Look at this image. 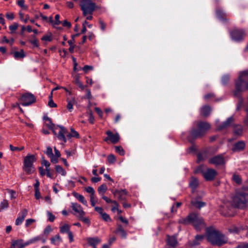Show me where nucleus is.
Returning a JSON list of instances; mask_svg holds the SVG:
<instances>
[{
	"label": "nucleus",
	"mask_w": 248,
	"mask_h": 248,
	"mask_svg": "<svg viewBox=\"0 0 248 248\" xmlns=\"http://www.w3.org/2000/svg\"><path fill=\"white\" fill-rule=\"evenodd\" d=\"M18 27V24L17 23H14L13 24L10 25L9 26V30L11 31V32L13 33L15 32Z\"/></svg>",
	"instance_id": "nucleus-46"
},
{
	"label": "nucleus",
	"mask_w": 248,
	"mask_h": 248,
	"mask_svg": "<svg viewBox=\"0 0 248 248\" xmlns=\"http://www.w3.org/2000/svg\"><path fill=\"white\" fill-rule=\"evenodd\" d=\"M210 127L211 125L209 123L203 121L199 122L196 125V128L193 127L189 131L187 137V140L191 143L193 142L196 139L205 135Z\"/></svg>",
	"instance_id": "nucleus-1"
},
{
	"label": "nucleus",
	"mask_w": 248,
	"mask_h": 248,
	"mask_svg": "<svg viewBox=\"0 0 248 248\" xmlns=\"http://www.w3.org/2000/svg\"><path fill=\"white\" fill-rule=\"evenodd\" d=\"M33 39L30 40V42L34 47H38L39 46L38 40L35 38V36H33Z\"/></svg>",
	"instance_id": "nucleus-48"
},
{
	"label": "nucleus",
	"mask_w": 248,
	"mask_h": 248,
	"mask_svg": "<svg viewBox=\"0 0 248 248\" xmlns=\"http://www.w3.org/2000/svg\"><path fill=\"white\" fill-rule=\"evenodd\" d=\"M24 0H18L17 1V5L24 10L27 9L28 7L24 4Z\"/></svg>",
	"instance_id": "nucleus-47"
},
{
	"label": "nucleus",
	"mask_w": 248,
	"mask_h": 248,
	"mask_svg": "<svg viewBox=\"0 0 248 248\" xmlns=\"http://www.w3.org/2000/svg\"><path fill=\"white\" fill-rule=\"evenodd\" d=\"M46 126L52 131L54 135H56V130H57V126H55V124L52 123V121L46 123Z\"/></svg>",
	"instance_id": "nucleus-35"
},
{
	"label": "nucleus",
	"mask_w": 248,
	"mask_h": 248,
	"mask_svg": "<svg viewBox=\"0 0 248 248\" xmlns=\"http://www.w3.org/2000/svg\"><path fill=\"white\" fill-rule=\"evenodd\" d=\"M35 101V96L31 93H26L23 94L20 98V103L23 106L31 105Z\"/></svg>",
	"instance_id": "nucleus-9"
},
{
	"label": "nucleus",
	"mask_w": 248,
	"mask_h": 248,
	"mask_svg": "<svg viewBox=\"0 0 248 248\" xmlns=\"http://www.w3.org/2000/svg\"><path fill=\"white\" fill-rule=\"evenodd\" d=\"M36 161L35 155H33L28 154L24 158L23 170L28 174L32 173L35 168L33 167V163Z\"/></svg>",
	"instance_id": "nucleus-8"
},
{
	"label": "nucleus",
	"mask_w": 248,
	"mask_h": 248,
	"mask_svg": "<svg viewBox=\"0 0 248 248\" xmlns=\"http://www.w3.org/2000/svg\"><path fill=\"white\" fill-rule=\"evenodd\" d=\"M83 70L87 73L88 72L89 70H92L93 69V67L92 66H89V65H85L83 68H82Z\"/></svg>",
	"instance_id": "nucleus-63"
},
{
	"label": "nucleus",
	"mask_w": 248,
	"mask_h": 248,
	"mask_svg": "<svg viewBox=\"0 0 248 248\" xmlns=\"http://www.w3.org/2000/svg\"><path fill=\"white\" fill-rule=\"evenodd\" d=\"M8 207V202L7 200H3L0 204V211L7 208Z\"/></svg>",
	"instance_id": "nucleus-40"
},
{
	"label": "nucleus",
	"mask_w": 248,
	"mask_h": 248,
	"mask_svg": "<svg viewBox=\"0 0 248 248\" xmlns=\"http://www.w3.org/2000/svg\"><path fill=\"white\" fill-rule=\"evenodd\" d=\"M107 186L106 185L103 184L101 185L98 188V193L101 195L102 196L104 195L105 193L107 190Z\"/></svg>",
	"instance_id": "nucleus-37"
},
{
	"label": "nucleus",
	"mask_w": 248,
	"mask_h": 248,
	"mask_svg": "<svg viewBox=\"0 0 248 248\" xmlns=\"http://www.w3.org/2000/svg\"><path fill=\"white\" fill-rule=\"evenodd\" d=\"M94 210L101 216L104 213L103 209L101 207L95 206L94 207Z\"/></svg>",
	"instance_id": "nucleus-59"
},
{
	"label": "nucleus",
	"mask_w": 248,
	"mask_h": 248,
	"mask_svg": "<svg viewBox=\"0 0 248 248\" xmlns=\"http://www.w3.org/2000/svg\"><path fill=\"white\" fill-rule=\"evenodd\" d=\"M211 108L209 106H204L200 109V114L203 117H207L209 115Z\"/></svg>",
	"instance_id": "nucleus-27"
},
{
	"label": "nucleus",
	"mask_w": 248,
	"mask_h": 248,
	"mask_svg": "<svg viewBox=\"0 0 248 248\" xmlns=\"http://www.w3.org/2000/svg\"><path fill=\"white\" fill-rule=\"evenodd\" d=\"M246 146V144L244 141H239L234 144L232 148L233 152H240L243 150Z\"/></svg>",
	"instance_id": "nucleus-22"
},
{
	"label": "nucleus",
	"mask_w": 248,
	"mask_h": 248,
	"mask_svg": "<svg viewBox=\"0 0 248 248\" xmlns=\"http://www.w3.org/2000/svg\"><path fill=\"white\" fill-rule=\"evenodd\" d=\"M42 239V237L41 236H37L36 237H34L31 239H29V241L30 243V244H33L37 242L38 241Z\"/></svg>",
	"instance_id": "nucleus-50"
},
{
	"label": "nucleus",
	"mask_w": 248,
	"mask_h": 248,
	"mask_svg": "<svg viewBox=\"0 0 248 248\" xmlns=\"http://www.w3.org/2000/svg\"><path fill=\"white\" fill-rule=\"evenodd\" d=\"M47 215L48 217V220L50 222H53L55 218V217L50 212H47Z\"/></svg>",
	"instance_id": "nucleus-55"
},
{
	"label": "nucleus",
	"mask_w": 248,
	"mask_h": 248,
	"mask_svg": "<svg viewBox=\"0 0 248 248\" xmlns=\"http://www.w3.org/2000/svg\"><path fill=\"white\" fill-rule=\"evenodd\" d=\"M71 207L72 209L76 213L75 214L78 217H83L85 214V212L83 210L81 206L78 203H71Z\"/></svg>",
	"instance_id": "nucleus-16"
},
{
	"label": "nucleus",
	"mask_w": 248,
	"mask_h": 248,
	"mask_svg": "<svg viewBox=\"0 0 248 248\" xmlns=\"http://www.w3.org/2000/svg\"><path fill=\"white\" fill-rule=\"evenodd\" d=\"M245 111L246 112V116L244 119V123L245 125L248 126V106H247Z\"/></svg>",
	"instance_id": "nucleus-53"
},
{
	"label": "nucleus",
	"mask_w": 248,
	"mask_h": 248,
	"mask_svg": "<svg viewBox=\"0 0 248 248\" xmlns=\"http://www.w3.org/2000/svg\"><path fill=\"white\" fill-rule=\"evenodd\" d=\"M88 113L89 114V118L88 121L89 123L91 124H94V118L93 116V113L91 110H89V111H88Z\"/></svg>",
	"instance_id": "nucleus-41"
},
{
	"label": "nucleus",
	"mask_w": 248,
	"mask_h": 248,
	"mask_svg": "<svg viewBox=\"0 0 248 248\" xmlns=\"http://www.w3.org/2000/svg\"><path fill=\"white\" fill-rule=\"evenodd\" d=\"M199 185V181L197 178L194 177H191L190 182L189 183V186L192 189V192H194L195 190L198 187Z\"/></svg>",
	"instance_id": "nucleus-24"
},
{
	"label": "nucleus",
	"mask_w": 248,
	"mask_h": 248,
	"mask_svg": "<svg viewBox=\"0 0 248 248\" xmlns=\"http://www.w3.org/2000/svg\"><path fill=\"white\" fill-rule=\"evenodd\" d=\"M233 180L238 184H239L241 183L242 180L240 178V176L237 174H233L232 176Z\"/></svg>",
	"instance_id": "nucleus-44"
},
{
	"label": "nucleus",
	"mask_w": 248,
	"mask_h": 248,
	"mask_svg": "<svg viewBox=\"0 0 248 248\" xmlns=\"http://www.w3.org/2000/svg\"><path fill=\"white\" fill-rule=\"evenodd\" d=\"M59 128V131L56 135H55L59 140L62 141L63 143L66 142V138L65 134L67 133V129L62 125H57V129Z\"/></svg>",
	"instance_id": "nucleus-14"
},
{
	"label": "nucleus",
	"mask_w": 248,
	"mask_h": 248,
	"mask_svg": "<svg viewBox=\"0 0 248 248\" xmlns=\"http://www.w3.org/2000/svg\"><path fill=\"white\" fill-rule=\"evenodd\" d=\"M28 211L27 209H23L21 210V211L19 213L18 216L24 219L28 214Z\"/></svg>",
	"instance_id": "nucleus-42"
},
{
	"label": "nucleus",
	"mask_w": 248,
	"mask_h": 248,
	"mask_svg": "<svg viewBox=\"0 0 248 248\" xmlns=\"http://www.w3.org/2000/svg\"><path fill=\"white\" fill-rule=\"evenodd\" d=\"M66 102L67 103L66 106L67 109L69 112H72L73 110V106L77 104V101L75 97L72 96L71 97H67Z\"/></svg>",
	"instance_id": "nucleus-20"
},
{
	"label": "nucleus",
	"mask_w": 248,
	"mask_h": 248,
	"mask_svg": "<svg viewBox=\"0 0 248 248\" xmlns=\"http://www.w3.org/2000/svg\"><path fill=\"white\" fill-rule=\"evenodd\" d=\"M209 164L214 165L216 166H224L226 163V161L223 154H219L214 155L210 158L208 160Z\"/></svg>",
	"instance_id": "nucleus-10"
},
{
	"label": "nucleus",
	"mask_w": 248,
	"mask_h": 248,
	"mask_svg": "<svg viewBox=\"0 0 248 248\" xmlns=\"http://www.w3.org/2000/svg\"><path fill=\"white\" fill-rule=\"evenodd\" d=\"M248 227L245 225H242L241 224L232 225L229 228L228 231L231 233H239L243 230H248Z\"/></svg>",
	"instance_id": "nucleus-15"
},
{
	"label": "nucleus",
	"mask_w": 248,
	"mask_h": 248,
	"mask_svg": "<svg viewBox=\"0 0 248 248\" xmlns=\"http://www.w3.org/2000/svg\"><path fill=\"white\" fill-rule=\"evenodd\" d=\"M23 219L22 218L20 217L19 216H18L16 220L15 224L16 225H19L22 224L23 222Z\"/></svg>",
	"instance_id": "nucleus-60"
},
{
	"label": "nucleus",
	"mask_w": 248,
	"mask_h": 248,
	"mask_svg": "<svg viewBox=\"0 0 248 248\" xmlns=\"http://www.w3.org/2000/svg\"><path fill=\"white\" fill-rule=\"evenodd\" d=\"M108 160L109 163L113 164L116 160V157L113 155H110L108 156Z\"/></svg>",
	"instance_id": "nucleus-45"
},
{
	"label": "nucleus",
	"mask_w": 248,
	"mask_h": 248,
	"mask_svg": "<svg viewBox=\"0 0 248 248\" xmlns=\"http://www.w3.org/2000/svg\"><path fill=\"white\" fill-rule=\"evenodd\" d=\"M74 82L75 84L80 88L82 90H83L86 86L84 85L80 80V76L78 75H76L74 77Z\"/></svg>",
	"instance_id": "nucleus-33"
},
{
	"label": "nucleus",
	"mask_w": 248,
	"mask_h": 248,
	"mask_svg": "<svg viewBox=\"0 0 248 248\" xmlns=\"http://www.w3.org/2000/svg\"><path fill=\"white\" fill-rule=\"evenodd\" d=\"M229 76L225 75L222 78L221 82L223 84H226L228 83L229 80Z\"/></svg>",
	"instance_id": "nucleus-57"
},
{
	"label": "nucleus",
	"mask_w": 248,
	"mask_h": 248,
	"mask_svg": "<svg viewBox=\"0 0 248 248\" xmlns=\"http://www.w3.org/2000/svg\"><path fill=\"white\" fill-rule=\"evenodd\" d=\"M216 15L217 17L221 20L226 21V14L221 9H218L216 10Z\"/></svg>",
	"instance_id": "nucleus-32"
},
{
	"label": "nucleus",
	"mask_w": 248,
	"mask_h": 248,
	"mask_svg": "<svg viewBox=\"0 0 248 248\" xmlns=\"http://www.w3.org/2000/svg\"><path fill=\"white\" fill-rule=\"evenodd\" d=\"M30 244L29 240L27 241L24 242L23 240L19 239L16 240H13L10 248H15L16 247H19L20 248H24Z\"/></svg>",
	"instance_id": "nucleus-17"
},
{
	"label": "nucleus",
	"mask_w": 248,
	"mask_h": 248,
	"mask_svg": "<svg viewBox=\"0 0 248 248\" xmlns=\"http://www.w3.org/2000/svg\"><path fill=\"white\" fill-rule=\"evenodd\" d=\"M88 244L91 246H96L100 243L101 240L98 237H88L86 239Z\"/></svg>",
	"instance_id": "nucleus-23"
},
{
	"label": "nucleus",
	"mask_w": 248,
	"mask_h": 248,
	"mask_svg": "<svg viewBox=\"0 0 248 248\" xmlns=\"http://www.w3.org/2000/svg\"><path fill=\"white\" fill-rule=\"evenodd\" d=\"M204 237L203 235H198L195 236V239L193 241V245H198L200 244V242L202 241Z\"/></svg>",
	"instance_id": "nucleus-36"
},
{
	"label": "nucleus",
	"mask_w": 248,
	"mask_h": 248,
	"mask_svg": "<svg viewBox=\"0 0 248 248\" xmlns=\"http://www.w3.org/2000/svg\"><path fill=\"white\" fill-rule=\"evenodd\" d=\"M10 149L12 151H20L23 150L24 147H21V148H19L17 147H15L13 146L12 145L10 144L9 146Z\"/></svg>",
	"instance_id": "nucleus-51"
},
{
	"label": "nucleus",
	"mask_w": 248,
	"mask_h": 248,
	"mask_svg": "<svg viewBox=\"0 0 248 248\" xmlns=\"http://www.w3.org/2000/svg\"><path fill=\"white\" fill-rule=\"evenodd\" d=\"M243 133V128L241 125H235L234 127L233 133L235 135H241Z\"/></svg>",
	"instance_id": "nucleus-34"
},
{
	"label": "nucleus",
	"mask_w": 248,
	"mask_h": 248,
	"mask_svg": "<svg viewBox=\"0 0 248 248\" xmlns=\"http://www.w3.org/2000/svg\"><path fill=\"white\" fill-rule=\"evenodd\" d=\"M234 120L232 117L228 118L222 124L218 125L217 127V130H222L229 127L231 125Z\"/></svg>",
	"instance_id": "nucleus-19"
},
{
	"label": "nucleus",
	"mask_w": 248,
	"mask_h": 248,
	"mask_svg": "<svg viewBox=\"0 0 248 248\" xmlns=\"http://www.w3.org/2000/svg\"><path fill=\"white\" fill-rule=\"evenodd\" d=\"M54 152H55V155H54V158L56 159H57V163L58 162L59 158L61 156V153L60 151L55 147L54 148Z\"/></svg>",
	"instance_id": "nucleus-49"
},
{
	"label": "nucleus",
	"mask_w": 248,
	"mask_h": 248,
	"mask_svg": "<svg viewBox=\"0 0 248 248\" xmlns=\"http://www.w3.org/2000/svg\"><path fill=\"white\" fill-rule=\"evenodd\" d=\"M62 241V238L59 234H56L50 238L51 243L56 246H59Z\"/></svg>",
	"instance_id": "nucleus-29"
},
{
	"label": "nucleus",
	"mask_w": 248,
	"mask_h": 248,
	"mask_svg": "<svg viewBox=\"0 0 248 248\" xmlns=\"http://www.w3.org/2000/svg\"><path fill=\"white\" fill-rule=\"evenodd\" d=\"M230 33L232 38L236 41H241L246 36V33L242 29H234Z\"/></svg>",
	"instance_id": "nucleus-11"
},
{
	"label": "nucleus",
	"mask_w": 248,
	"mask_h": 248,
	"mask_svg": "<svg viewBox=\"0 0 248 248\" xmlns=\"http://www.w3.org/2000/svg\"><path fill=\"white\" fill-rule=\"evenodd\" d=\"M246 89L248 90V70L241 72L238 79L235 81L234 95L239 96Z\"/></svg>",
	"instance_id": "nucleus-4"
},
{
	"label": "nucleus",
	"mask_w": 248,
	"mask_h": 248,
	"mask_svg": "<svg viewBox=\"0 0 248 248\" xmlns=\"http://www.w3.org/2000/svg\"><path fill=\"white\" fill-rule=\"evenodd\" d=\"M114 196L117 197L120 201L126 200V196L127 195V192L125 189L123 190H115L113 191Z\"/></svg>",
	"instance_id": "nucleus-18"
},
{
	"label": "nucleus",
	"mask_w": 248,
	"mask_h": 248,
	"mask_svg": "<svg viewBox=\"0 0 248 248\" xmlns=\"http://www.w3.org/2000/svg\"><path fill=\"white\" fill-rule=\"evenodd\" d=\"M180 221L184 224H191L197 230H199L205 227V224L202 218L195 213L189 214L187 217L183 219Z\"/></svg>",
	"instance_id": "nucleus-5"
},
{
	"label": "nucleus",
	"mask_w": 248,
	"mask_h": 248,
	"mask_svg": "<svg viewBox=\"0 0 248 248\" xmlns=\"http://www.w3.org/2000/svg\"><path fill=\"white\" fill-rule=\"evenodd\" d=\"M88 24V22L87 21H85L82 23V29L81 31V33L84 34L86 32L87 29H86V24Z\"/></svg>",
	"instance_id": "nucleus-58"
},
{
	"label": "nucleus",
	"mask_w": 248,
	"mask_h": 248,
	"mask_svg": "<svg viewBox=\"0 0 248 248\" xmlns=\"http://www.w3.org/2000/svg\"><path fill=\"white\" fill-rule=\"evenodd\" d=\"M79 5L85 16L88 15H93L94 11L98 8L96 3L92 0H81Z\"/></svg>",
	"instance_id": "nucleus-7"
},
{
	"label": "nucleus",
	"mask_w": 248,
	"mask_h": 248,
	"mask_svg": "<svg viewBox=\"0 0 248 248\" xmlns=\"http://www.w3.org/2000/svg\"><path fill=\"white\" fill-rule=\"evenodd\" d=\"M235 248H248V242H242L239 243Z\"/></svg>",
	"instance_id": "nucleus-52"
},
{
	"label": "nucleus",
	"mask_w": 248,
	"mask_h": 248,
	"mask_svg": "<svg viewBox=\"0 0 248 248\" xmlns=\"http://www.w3.org/2000/svg\"><path fill=\"white\" fill-rule=\"evenodd\" d=\"M52 231L51 227L47 226L44 230V233L45 234L48 235Z\"/></svg>",
	"instance_id": "nucleus-62"
},
{
	"label": "nucleus",
	"mask_w": 248,
	"mask_h": 248,
	"mask_svg": "<svg viewBox=\"0 0 248 248\" xmlns=\"http://www.w3.org/2000/svg\"><path fill=\"white\" fill-rule=\"evenodd\" d=\"M48 105L50 108H55L57 107V105L53 101V99H49L48 103Z\"/></svg>",
	"instance_id": "nucleus-64"
},
{
	"label": "nucleus",
	"mask_w": 248,
	"mask_h": 248,
	"mask_svg": "<svg viewBox=\"0 0 248 248\" xmlns=\"http://www.w3.org/2000/svg\"><path fill=\"white\" fill-rule=\"evenodd\" d=\"M115 152L118 153L121 155H124L125 154V151L124 149L121 146H115Z\"/></svg>",
	"instance_id": "nucleus-39"
},
{
	"label": "nucleus",
	"mask_w": 248,
	"mask_h": 248,
	"mask_svg": "<svg viewBox=\"0 0 248 248\" xmlns=\"http://www.w3.org/2000/svg\"><path fill=\"white\" fill-rule=\"evenodd\" d=\"M195 173H201L206 181H213L217 174V171L213 169L208 168L203 165L198 167L195 170Z\"/></svg>",
	"instance_id": "nucleus-6"
},
{
	"label": "nucleus",
	"mask_w": 248,
	"mask_h": 248,
	"mask_svg": "<svg viewBox=\"0 0 248 248\" xmlns=\"http://www.w3.org/2000/svg\"><path fill=\"white\" fill-rule=\"evenodd\" d=\"M248 202V187H244L236 192L232 198V204L236 207L243 208Z\"/></svg>",
	"instance_id": "nucleus-3"
},
{
	"label": "nucleus",
	"mask_w": 248,
	"mask_h": 248,
	"mask_svg": "<svg viewBox=\"0 0 248 248\" xmlns=\"http://www.w3.org/2000/svg\"><path fill=\"white\" fill-rule=\"evenodd\" d=\"M106 134L108 136L104 139L105 141L108 143L109 141L113 144H116L119 142L120 137L118 133L114 134L112 131L108 130L106 131Z\"/></svg>",
	"instance_id": "nucleus-12"
},
{
	"label": "nucleus",
	"mask_w": 248,
	"mask_h": 248,
	"mask_svg": "<svg viewBox=\"0 0 248 248\" xmlns=\"http://www.w3.org/2000/svg\"><path fill=\"white\" fill-rule=\"evenodd\" d=\"M55 170L57 173L61 174L62 176H65L66 174V171L60 165H56Z\"/></svg>",
	"instance_id": "nucleus-38"
},
{
	"label": "nucleus",
	"mask_w": 248,
	"mask_h": 248,
	"mask_svg": "<svg viewBox=\"0 0 248 248\" xmlns=\"http://www.w3.org/2000/svg\"><path fill=\"white\" fill-rule=\"evenodd\" d=\"M167 244L172 248L176 247L178 245L177 238L174 236H168L167 240Z\"/></svg>",
	"instance_id": "nucleus-25"
},
{
	"label": "nucleus",
	"mask_w": 248,
	"mask_h": 248,
	"mask_svg": "<svg viewBox=\"0 0 248 248\" xmlns=\"http://www.w3.org/2000/svg\"><path fill=\"white\" fill-rule=\"evenodd\" d=\"M191 204L193 206L200 209L201 208L205 206L206 203L193 199H192L191 201Z\"/></svg>",
	"instance_id": "nucleus-28"
},
{
	"label": "nucleus",
	"mask_w": 248,
	"mask_h": 248,
	"mask_svg": "<svg viewBox=\"0 0 248 248\" xmlns=\"http://www.w3.org/2000/svg\"><path fill=\"white\" fill-rule=\"evenodd\" d=\"M46 154L50 158V161L52 163H57V159H54L52 149L50 147H47Z\"/></svg>",
	"instance_id": "nucleus-31"
},
{
	"label": "nucleus",
	"mask_w": 248,
	"mask_h": 248,
	"mask_svg": "<svg viewBox=\"0 0 248 248\" xmlns=\"http://www.w3.org/2000/svg\"><path fill=\"white\" fill-rule=\"evenodd\" d=\"M114 232L120 235L122 239L126 238L127 233L126 231L123 228V227L121 225H118V226Z\"/></svg>",
	"instance_id": "nucleus-21"
},
{
	"label": "nucleus",
	"mask_w": 248,
	"mask_h": 248,
	"mask_svg": "<svg viewBox=\"0 0 248 248\" xmlns=\"http://www.w3.org/2000/svg\"><path fill=\"white\" fill-rule=\"evenodd\" d=\"M42 40L45 41L50 42L52 40V37L50 35H46L43 36Z\"/></svg>",
	"instance_id": "nucleus-61"
},
{
	"label": "nucleus",
	"mask_w": 248,
	"mask_h": 248,
	"mask_svg": "<svg viewBox=\"0 0 248 248\" xmlns=\"http://www.w3.org/2000/svg\"><path fill=\"white\" fill-rule=\"evenodd\" d=\"M35 221V220L33 219H31V218L27 219L26 220V223H25L26 227H29L30 225H31V224L32 223H33Z\"/></svg>",
	"instance_id": "nucleus-56"
},
{
	"label": "nucleus",
	"mask_w": 248,
	"mask_h": 248,
	"mask_svg": "<svg viewBox=\"0 0 248 248\" xmlns=\"http://www.w3.org/2000/svg\"><path fill=\"white\" fill-rule=\"evenodd\" d=\"M60 232L62 234L67 233L69 237V242L72 243L74 242V235L72 232L70 231V226L69 224H62V223H61L60 226Z\"/></svg>",
	"instance_id": "nucleus-13"
},
{
	"label": "nucleus",
	"mask_w": 248,
	"mask_h": 248,
	"mask_svg": "<svg viewBox=\"0 0 248 248\" xmlns=\"http://www.w3.org/2000/svg\"><path fill=\"white\" fill-rule=\"evenodd\" d=\"M86 191L87 193H90L91 195H94V189L91 187V186H88L86 188Z\"/></svg>",
	"instance_id": "nucleus-54"
},
{
	"label": "nucleus",
	"mask_w": 248,
	"mask_h": 248,
	"mask_svg": "<svg viewBox=\"0 0 248 248\" xmlns=\"http://www.w3.org/2000/svg\"><path fill=\"white\" fill-rule=\"evenodd\" d=\"M73 195L80 202H81L83 205L87 206L88 202L85 199L84 196L78 193L73 192Z\"/></svg>",
	"instance_id": "nucleus-30"
},
{
	"label": "nucleus",
	"mask_w": 248,
	"mask_h": 248,
	"mask_svg": "<svg viewBox=\"0 0 248 248\" xmlns=\"http://www.w3.org/2000/svg\"><path fill=\"white\" fill-rule=\"evenodd\" d=\"M207 240L213 245L221 246L227 243L228 240L224 234L218 230L210 229L206 232Z\"/></svg>",
	"instance_id": "nucleus-2"
},
{
	"label": "nucleus",
	"mask_w": 248,
	"mask_h": 248,
	"mask_svg": "<svg viewBox=\"0 0 248 248\" xmlns=\"http://www.w3.org/2000/svg\"><path fill=\"white\" fill-rule=\"evenodd\" d=\"M13 55L14 58L16 60L22 59L26 56L25 52L23 49H21L19 51H14L11 52Z\"/></svg>",
	"instance_id": "nucleus-26"
},
{
	"label": "nucleus",
	"mask_w": 248,
	"mask_h": 248,
	"mask_svg": "<svg viewBox=\"0 0 248 248\" xmlns=\"http://www.w3.org/2000/svg\"><path fill=\"white\" fill-rule=\"evenodd\" d=\"M101 216L102 219L105 221L110 222L111 221V219L109 215H108V214H107L105 212H104Z\"/></svg>",
	"instance_id": "nucleus-43"
}]
</instances>
